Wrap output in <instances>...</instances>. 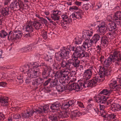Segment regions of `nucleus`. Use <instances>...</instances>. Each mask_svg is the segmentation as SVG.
<instances>
[{
	"instance_id": "33",
	"label": "nucleus",
	"mask_w": 121,
	"mask_h": 121,
	"mask_svg": "<svg viewBox=\"0 0 121 121\" xmlns=\"http://www.w3.org/2000/svg\"><path fill=\"white\" fill-rule=\"evenodd\" d=\"M112 91L111 89H104L99 93V94L104 95H109L112 92Z\"/></svg>"
},
{
	"instance_id": "11",
	"label": "nucleus",
	"mask_w": 121,
	"mask_h": 121,
	"mask_svg": "<svg viewBox=\"0 0 121 121\" xmlns=\"http://www.w3.org/2000/svg\"><path fill=\"white\" fill-rule=\"evenodd\" d=\"M49 82L51 87H56L58 85V80L55 78L54 77H51L45 82L43 84L45 86H47Z\"/></svg>"
},
{
	"instance_id": "49",
	"label": "nucleus",
	"mask_w": 121,
	"mask_h": 121,
	"mask_svg": "<svg viewBox=\"0 0 121 121\" xmlns=\"http://www.w3.org/2000/svg\"><path fill=\"white\" fill-rule=\"evenodd\" d=\"M36 79L35 80H33V81L32 82V85L33 86H35L34 89L35 90H36V89L38 88V87L37 86L38 85H37V83L36 82Z\"/></svg>"
},
{
	"instance_id": "60",
	"label": "nucleus",
	"mask_w": 121,
	"mask_h": 121,
	"mask_svg": "<svg viewBox=\"0 0 121 121\" xmlns=\"http://www.w3.org/2000/svg\"><path fill=\"white\" fill-rule=\"evenodd\" d=\"M70 106L69 105L67 104V102L63 106V109H66L69 108Z\"/></svg>"
},
{
	"instance_id": "28",
	"label": "nucleus",
	"mask_w": 121,
	"mask_h": 121,
	"mask_svg": "<svg viewBox=\"0 0 121 121\" xmlns=\"http://www.w3.org/2000/svg\"><path fill=\"white\" fill-rule=\"evenodd\" d=\"M100 38V35L98 34H96L94 35L93 37L90 40L93 44H95L99 40Z\"/></svg>"
},
{
	"instance_id": "4",
	"label": "nucleus",
	"mask_w": 121,
	"mask_h": 121,
	"mask_svg": "<svg viewBox=\"0 0 121 121\" xmlns=\"http://www.w3.org/2000/svg\"><path fill=\"white\" fill-rule=\"evenodd\" d=\"M77 48V47L75 48L74 46L69 45L68 46L67 48L64 47L63 49L68 57L69 56V54L71 51H74V52L73 54V56L71 58L73 59V58L74 59L78 61V58H79L80 59H82V57L84 56H85V55L84 54H83V52L82 53H82H81V52H79V54H78V53L77 54L76 51Z\"/></svg>"
},
{
	"instance_id": "21",
	"label": "nucleus",
	"mask_w": 121,
	"mask_h": 121,
	"mask_svg": "<svg viewBox=\"0 0 121 121\" xmlns=\"http://www.w3.org/2000/svg\"><path fill=\"white\" fill-rule=\"evenodd\" d=\"M112 100H110L109 101L108 99L107 100H105L104 102H103V103H99L100 104H103V105L99 104L100 110H101L100 112H101V111H102V113L103 112H104V111L103 110L104 109L105 107L110 104V102Z\"/></svg>"
},
{
	"instance_id": "26",
	"label": "nucleus",
	"mask_w": 121,
	"mask_h": 121,
	"mask_svg": "<svg viewBox=\"0 0 121 121\" xmlns=\"http://www.w3.org/2000/svg\"><path fill=\"white\" fill-rule=\"evenodd\" d=\"M114 20H121V11H119L115 12L113 16Z\"/></svg>"
},
{
	"instance_id": "50",
	"label": "nucleus",
	"mask_w": 121,
	"mask_h": 121,
	"mask_svg": "<svg viewBox=\"0 0 121 121\" xmlns=\"http://www.w3.org/2000/svg\"><path fill=\"white\" fill-rule=\"evenodd\" d=\"M40 67L43 66V69L44 68H47L48 67H50L49 66H48L47 64L45 62L41 63H40L39 65Z\"/></svg>"
},
{
	"instance_id": "46",
	"label": "nucleus",
	"mask_w": 121,
	"mask_h": 121,
	"mask_svg": "<svg viewBox=\"0 0 121 121\" xmlns=\"http://www.w3.org/2000/svg\"><path fill=\"white\" fill-rule=\"evenodd\" d=\"M22 69H23L22 71H25L27 73V72H28V70L30 69L29 65L28 64L25 65L23 67Z\"/></svg>"
},
{
	"instance_id": "18",
	"label": "nucleus",
	"mask_w": 121,
	"mask_h": 121,
	"mask_svg": "<svg viewBox=\"0 0 121 121\" xmlns=\"http://www.w3.org/2000/svg\"><path fill=\"white\" fill-rule=\"evenodd\" d=\"M101 114L102 117L105 119V120L109 121L113 119L116 120L117 119V118L116 117V115H115L113 113H112L110 114H105V115L103 113L102 114L101 113Z\"/></svg>"
},
{
	"instance_id": "52",
	"label": "nucleus",
	"mask_w": 121,
	"mask_h": 121,
	"mask_svg": "<svg viewBox=\"0 0 121 121\" xmlns=\"http://www.w3.org/2000/svg\"><path fill=\"white\" fill-rule=\"evenodd\" d=\"M13 118L15 119H19L21 118V115L19 114H16L13 115Z\"/></svg>"
},
{
	"instance_id": "45",
	"label": "nucleus",
	"mask_w": 121,
	"mask_h": 121,
	"mask_svg": "<svg viewBox=\"0 0 121 121\" xmlns=\"http://www.w3.org/2000/svg\"><path fill=\"white\" fill-rule=\"evenodd\" d=\"M53 67L54 69L59 70L61 68L60 65L58 63H55L53 65Z\"/></svg>"
},
{
	"instance_id": "41",
	"label": "nucleus",
	"mask_w": 121,
	"mask_h": 121,
	"mask_svg": "<svg viewBox=\"0 0 121 121\" xmlns=\"http://www.w3.org/2000/svg\"><path fill=\"white\" fill-rule=\"evenodd\" d=\"M44 56V59L46 61H49L51 62H53L52 58L51 56H48L47 54H45Z\"/></svg>"
},
{
	"instance_id": "39",
	"label": "nucleus",
	"mask_w": 121,
	"mask_h": 121,
	"mask_svg": "<svg viewBox=\"0 0 121 121\" xmlns=\"http://www.w3.org/2000/svg\"><path fill=\"white\" fill-rule=\"evenodd\" d=\"M82 40L81 39L78 37L75 38L74 40V43L77 45L80 44L82 42Z\"/></svg>"
},
{
	"instance_id": "31",
	"label": "nucleus",
	"mask_w": 121,
	"mask_h": 121,
	"mask_svg": "<svg viewBox=\"0 0 121 121\" xmlns=\"http://www.w3.org/2000/svg\"><path fill=\"white\" fill-rule=\"evenodd\" d=\"M58 112H60L59 115V118H67L69 117L70 115V114L68 112H66L63 111L61 112L60 110Z\"/></svg>"
},
{
	"instance_id": "13",
	"label": "nucleus",
	"mask_w": 121,
	"mask_h": 121,
	"mask_svg": "<svg viewBox=\"0 0 121 121\" xmlns=\"http://www.w3.org/2000/svg\"><path fill=\"white\" fill-rule=\"evenodd\" d=\"M39 69H35V68L30 69L27 72V74L28 76L32 78H35L38 77L39 75Z\"/></svg>"
},
{
	"instance_id": "29",
	"label": "nucleus",
	"mask_w": 121,
	"mask_h": 121,
	"mask_svg": "<svg viewBox=\"0 0 121 121\" xmlns=\"http://www.w3.org/2000/svg\"><path fill=\"white\" fill-rule=\"evenodd\" d=\"M61 17L63 21H65L68 23H72V18L70 17V16L69 17L67 15L64 14L61 16Z\"/></svg>"
},
{
	"instance_id": "51",
	"label": "nucleus",
	"mask_w": 121,
	"mask_h": 121,
	"mask_svg": "<svg viewBox=\"0 0 121 121\" xmlns=\"http://www.w3.org/2000/svg\"><path fill=\"white\" fill-rule=\"evenodd\" d=\"M78 106L82 108H84V106L83 104V103L80 101H78L77 103V104Z\"/></svg>"
},
{
	"instance_id": "62",
	"label": "nucleus",
	"mask_w": 121,
	"mask_h": 121,
	"mask_svg": "<svg viewBox=\"0 0 121 121\" xmlns=\"http://www.w3.org/2000/svg\"><path fill=\"white\" fill-rule=\"evenodd\" d=\"M115 107V109L116 111H118L119 110V105L117 104L114 105Z\"/></svg>"
},
{
	"instance_id": "15",
	"label": "nucleus",
	"mask_w": 121,
	"mask_h": 121,
	"mask_svg": "<svg viewBox=\"0 0 121 121\" xmlns=\"http://www.w3.org/2000/svg\"><path fill=\"white\" fill-rule=\"evenodd\" d=\"M93 70V67L92 66L85 70L83 75L85 79H89L91 78L92 75Z\"/></svg>"
},
{
	"instance_id": "25",
	"label": "nucleus",
	"mask_w": 121,
	"mask_h": 121,
	"mask_svg": "<svg viewBox=\"0 0 121 121\" xmlns=\"http://www.w3.org/2000/svg\"><path fill=\"white\" fill-rule=\"evenodd\" d=\"M61 104L59 102L56 103H54L53 104H52L50 106V108L52 110H55V111L56 112H58L60 111L59 107H60Z\"/></svg>"
},
{
	"instance_id": "42",
	"label": "nucleus",
	"mask_w": 121,
	"mask_h": 121,
	"mask_svg": "<svg viewBox=\"0 0 121 121\" xmlns=\"http://www.w3.org/2000/svg\"><path fill=\"white\" fill-rule=\"evenodd\" d=\"M61 71L62 73V74L63 75V77H66L67 78H69V77L68 75L69 73V72L68 70H64Z\"/></svg>"
},
{
	"instance_id": "59",
	"label": "nucleus",
	"mask_w": 121,
	"mask_h": 121,
	"mask_svg": "<svg viewBox=\"0 0 121 121\" xmlns=\"http://www.w3.org/2000/svg\"><path fill=\"white\" fill-rule=\"evenodd\" d=\"M67 102L70 106L73 105V101L72 100H69Z\"/></svg>"
},
{
	"instance_id": "56",
	"label": "nucleus",
	"mask_w": 121,
	"mask_h": 121,
	"mask_svg": "<svg viewBox=\"0 0 121 121\" xmlns=\"http://www.w3.org/2000/svg\"><path fill=\"white\" fill-rule=\"evenodd\" d=\"M86 34L88 36V37H89L90 38V37L92 36L93 34V32L91 30L88 31L86 32Z\"/></svg>"
},
{
	"instance_id": "5",
	"label": "nucleus",
	"mask_w": 121,
	"mask_h": 121,
	"mask_svg": "<svg viewBox=\"0 0 121 121\" xmlns=\"http://www.w3.org/2000/svg\"><path fill=\"white\" fill-rule=\"evenodd\" d=\"M84 82L82 81H79L78 83H73L71 85L72 90L77 91H81L83 88L90 87L89 81L88 79H85Z\"/></svg>"
},
{
	"instance_id": "48",
	"label": "nucleus",
	"mask_w": 121,
	"mask_h": 121,
	"mask_svg": "<svg viewBox=\"0 0 121 121\" xmlns=\"http://www.w3.org/2000/svg\"><path fill=\"white\" fill-rule=\"evenodd\" d=\"M36 80L37 85L41 84L43 82V79L41 78H39L37 79H36Z\"/></svg>"
},
{
	"instance_id": "58",
	"label": "nucleus",
	"mask_w": 121,
	"mask_h": 121,
	"mask_svg": "<svg viewBox=\"0 0 121 121\" xmlns=\"http://www.w3.org/2000/svg\"><path fill=\"white\" fill-rule=\"evenodd\" d=\"M17 78L18 80L20 81L19 82L20 83H22L23 82L22 80L23 77L22 76L19 75L17 76Z\"/></svg>"
},
{
	"instance_id": "61",
	"label": "nucleus",
	"mask_w": 121,
	"mask_h": 121,
	"mask_svg": "<svg viewBox=\"0 0 121 121\" xmlns=\"http://www.w3.org/2000/svg\"><path fill=\"white\" fill-rule=\"evenodd\" d=\"M6 83L4 82H0V86H1L3 87H5L6 86Z\"/></svg>"
},
{
	"instance_id": "57",
	"label": "nucleus",
	"mask_w": 121,
	"mask_h": 121,
	"mask_svg": "<svg viewBox=\"0 0 121 121\" xmlns=\"http://www.w3.org/2000/svg\"><path fill=\"white\" fill-rule=\"evenodd\" d=\"M30 48L29 47H24L21 49V50L23 52H26L28 51Z\"/></svg>"
},
{
	"instance_id": "40",
	"label": "nucleus",
	"mask_w": 121,
	"mask_h": 121,
	"mask_svg": "<svg viewBox=\"0 0 121 121\" xmlns=\"http://www.w3.org/2000/svg\"><path fill=\"white\" fill-rule=\"evenodd\" d=\"M33 67L32 68H35V69H39L38 67L39 66L40 63L39 61L33 62L32 64Z\"/></svg>"
},
{
	"instance_id": "32",
	"label": "nucleus",
	"mask_w": 121,
	"mask_h": 121,
	"mask_svg": "<svg viewBox=\"0 0 121 121\" xmlns=\"http://www.w3.org/2000/svg\"><path fill=\"white\" fill-rule=\"evenodd\" d=\"M33 26L36 29L39 30L42 28V25L40 22L37 21L33 22Z\"/></svg>"
},
{
	"instance_id": "63",
	"label": "nucleus",
	"mask_w": 121,
	"mask_h": 121,
	"mask_svg": "<svg viewBox=\"0 0 121 121\" xmlns=\"http://www.w3.org/2000/svg\"><path fill=\"white\" fill-rule=\"evenodd\" d=\"M40 20L42 21V22H43L44 24L45 25L47 24H48L47 20L45 19L43 17L42 18H41V20Z\"/></svg>"
},
{
	"instance_id": "43",
	"label": "nucleus",
	"mask_w": 121,
	"mask_h": 121,
	"mask_svg": "<svg viewBox=\"0 0 121 121\" xmlns=\"http://www.w3.org/2000/svg\"><path fill=\"white\" fill-rule=\"evenodd\" d=\"M0 103H1L2 104H4V106H7V104H6L8 103V100L4 98H0Z\"/></svg>"
},
{
	"instance_id": "6",
	"label": "nucleus",
	"mask_w": 121,
	"mask_h": 121,
	"mask_svg": "<svg viewBox=\"0 0 121 121\" xmlns=\"http://www.w3.org/2000/svg\"><path fill=\"white\" fill-rule=\"evenodd\" d=\"M61 13V12L60 11L58 10H53V13L51 15V17L53 20L56 21V22L57 24L60 23L63 27H66L67 24H70L71 23H68L65 21H60V15Z\"/></svg>"
},
{
	"instance_id": "44",
	"label": "nucleus",
	"mask_w": 121,
	"mask_h": 121,
	"mask_svg": "<svg viewBox=\"0 0 121 121\" xmlns=\"http://www.w3.org/2000/svg\"><path fill=\"white\" fill-rule=\"evenodd\" d=\"M47 32V31L44 30H43L41 32L42 36L45 40L48 37Z\"/></svg>"
},
{
	"instance_id": "37",
	"label": "nucleus",
	"mask_w": 121,
	"mask_h": 121,
	"mask_svg": "<svg viewBox=\"0 0 121 121\" xmlns=\"http://www.w3.org/2000/svg\"><path fill=\"white\" fill-rule=\"evenodd\" d=\"M8 35V33L4 30H2L0 31V37L1 38H5Z\"/></svg>"
},
{
	"instance_id": "20",
	"label": "nucleus",
	"mask_w": 121,
	"mask_h": 121,
	"mask_svg": "<svg viewBox=\"0 0 121 121\" xmlns=\"http://www.w3.org/2000/svg\"><path fill=\"white\" fill-rule=\"evenodd\" d=\"M70 17L72 18V20H74L77 19H82V16L81 12H75L70 15Z\"/></svg>"
},
{
	"instance_id": "38",
	"label": "nucleus",
	"mask_w": 121,
	"mask_h": 121,
	"mask_svg": "<svg viewBox=\"0 0 121 121\" xmlns=\"http://www.w3.org/2000/svg\"><path fill=\"white\" fill-rule=\"evenodd\" d=\"M77 60L78 61H77V66L76 67L75 66L73 68H77L78 67L79 68V69L81 71H83V66L82 65H80L79 64L80 63V61L78 60V58H77Z\"/></svg>"
},
{
	"instance_id": "35",
	"label": "nucleus",
	"mask_w": 121,
	"mask_h": 121,
	"mask_svg": "<svg viewBox=\"0 0 121 121\" xmlns=\"http://www.w3.org/2000/svg\"><path fill=\"white\" fill-rule=\"evenodd\" d=\"M62 73L61 71H57L56 73L54 75V77L57 80L61 78L62 77H63V75L62 74Z\"/></svg>"
},
{
	"instance_id": "10",
	"label": "nucleus",
	"mask_w": 121,
	"mask_h": 121,
	"mask_svg": "<svg viewBox=\"0 0 121 121\" xmlns=\"http://www.w3.org/2000/svg\"><path fill=\"white\" fill-rule=\"evenodd\" d=\"M35 114H38L37 109H28L21 113V116L23 119H28Z\"/></svg>"
},
{
	"instance_id": "8",
	"label": "nucleus",
	"mask_w": 121,
	"mask_h": 121,
	"mask_svg": "<svg viewBox=\"0 0 121 121\" xmlns=\"http://www.w3.org/2000/svg\"><path fill=\"white\" fill-rule=\"evenodd\" d=\"M73 59H70L67 61H65L63 59L62 62L60 63L61 68H64L65 67H69L70 69H72L75 66L76 67L77 65V61Z\"/></svg>"
},
{
	"instance_id": "27",
	"label": "nucleus",
	"mask_w": 121,
	"mask_h": 121,
	"mask_svg": "<svg viewBox=\"0 0 121 121\" xmlns=\"http://www.w3.org/2000/svg\"><path fill=\"white\" fill-rule=\"evenodd\" d=\"M9 7L3 8H1V13L4 17L8 15L9 14Z\"/></svg>"
},
{
	"instance_id": "7",
	"label": "nucleus",
	"mask_w": 121,
	"mask_h": 121,
	"mask_svg": "<svg viewBox=\"0 0 121 121\" xmlns=\"http://www.w3.org/2000/svg\"><path fill=\"white\" fill-rule=\"evenodd\" d=\"M22 33L20 30H15L10 31L8 35V39L10 41H15L21 38Z\"/></svg>"
},
{
	"instance_id": "14",
	"label": "nucleus",
	"mask_w": 121,
	"mask_h": 121,
	"mask_svg": "<svg viewBox=\"0 0 121 121\" xmlns=\"http://www.w3.org/2000/svg\"><path fill=\"white\" fill-rule=\"evenodd\" d=\"M60 51V52L56 53L55 56L56 60L58 61L61 60L62 59H66L68 57L63 49Z\"/></svg>"
},
{
	"instance_id": "17",
	"label": "nucleus",
	"mask_w": 121,
	"mask_h": 121,
	"mask_svg": "<svg viewBox=\"0 0 121 121\" xmlns=\"http://www.w3.org/2000/svg\"><path fill=\"white\" fill-rule=\"evenodd\" d=\"M52 70L50 67H48L47 68H44L42 72V76L44 79H47L48 76H49L50 73Z\"/></svg>"
},
{
	"instance_id": "16",
	"label": "nucleus",
	"mask_w": 121,
	"mask_h": 121,
	"mask_svg": "<svg viewBox=\"0 0 121 121\" xmlns=\"http://www.w3.org/2000/svg\"><path fill=\"white\" fill-rule=\"evenodd\" d=\"M94 100L98 103H103L105 100H107V98L103 96H101L99 95H96L94 98Z\"/></svg>"
},
{
	"instance_id": "47",
	"label": "nucleus",
	"mask_w": 121,
	"mask_h": 121,
	"mask_svg": "<svg viewBox=\"0 0 121 121\" xmlns=\"http://www.w3.org/2000/svg\"><path fill=\"white\" fill-rule=\"evenodd\" d=\"M78 7L76 6H73L70 7L69 10L70 11H73L75 10H78Z\"/></svg>"
},
{
	"instance_id": "34",
	"label": "nucleus",
	"mask_w": 121,
	"mask_h": 121,
	"mask_svg": "<svg viewBox=\"0 0 121 121\" xmlns=\"http://www.w3.org/2000/svg\"><path fill=\"white\" fill-rule=\"evenodd\" d=\"M49 117L52 121H57L59 118V115L56 114H52L49 116Z\"/></svg>"
},
{
	"instance_id": "1",
	"label": "nucleus",
	"mask_w": 121,
	"mask_h": 121,
	"mask_svg": "<svg viewBox=\"0 0 121 121\" xmlns=\"http://www.w3.org/2000/svg\"><path fill=\"white\" fill-rule=\"evenodd\" d=\"M108 71L106 68L101 67L99 70V76H96L89 81L90 87H94L97 85V82L103 81L104 79L105 76Z\"/></svg>"
},
{
	"instance_id": "55",
	"label": "nucleus",
	"mask_w": 121,
	"mask_h": 121,
	"mask_svg": "<svg viewBox=\"0 0 121 121\" xmlns=\"http://www.w3.org/2000/svg\"><path fill=\"white\" fill-rule=\"evenodd\" d=\"M66 78V77L64 78V79H63V80H65L64 81H63L64 82V84H65V86L67 85L70 82V81H69V82L68 83L69 78Z\"/></svg>"
},
{
	"instance_id": "23",
	"label": "nucleus",
	"mask_w": 121,
	"mask_h": 121,
	"mask_svg": "<svg viewBox=\"0 0 121 121\" xmlns=\"http://www.w3.org/2000/svg\"><path fill=\"white\" fill-rule=\"evenodd\" d=\"M109 85L110 87L113 88L114 91H118V90L117 89V88L116 87V86L117 87H118L117 86H118V84L117 82V78L116 80L112 79Z\"/></svg>"
},
{
	"instance_id": "30",
	"label": "nucleus",
	"mask_w": 121,
	"mask_h": 121,
	"mask_svg": "<svg viewBox=\"0 0 121 121\" xmlns=\"http://www.w3.org/2000/svg\"><path fill=\"white\" fill-rule=\"evenodd\" d=\"M56 88L58 92H62L66 89V88L65 84H61L58 85L56 87Z\"/></svg>"
},
{
	"instance_id": "9",
	"label": "nucleus",
	"mask_w": 121,
	"mask_h": 121,
	"mask_svg": "<svg viewBox=\"0 0 121 121\" xmlns=\"http://www.w3.org/2000/svg\"><path fill=\"white\" fill-rule=\"evenodd\" d=\"M108 21L110 22L108 25L107 26L108 30L109 31L114 32L118 30L119 27L121 26V22L120 21L114 22L111 21V19L108 20Z\"/></svg>"
},
{
	"instance_id": "53",
	"label": "nucleus",
	"mask_w": 121,
	"mask_h": 121,
	"mask_svg": "<svg viewBox=\"0 0 121 121\" xmlns=\"http://www.w3.org/2000/svg\"><path fill=\"white\" fill-rule=\"evenodd\" d=\"M31 78H32L28 76L25 80L27 84L29 83L31 81Z\"/></svg>"
},
{
	"instance_id": "2",
	"label": "nucleus",
	"mask_w": 121,
	"mask_h": 121,
	"mask_svg": "<svg viewBox=\"0 0 121 121\" xmlns=\"http://www.w3.org/2000/svg\"><path fill=\"white\" fill-rule=\"evenodd\" d=\"M118 54V51H115L112 54H110L109 57L104 60V66L108 67L110 65L112 61L115 62L118 65H121V60Z\"/></svg>"
},
{
	"instance_id": "22",
	"label": "nucleus",
	"mask_w": 121,
	"mask_h": 121,
	"mask_svg": "<svg viewBox=\"0 0 121 121\" xmlns=\"http://www.w3.org/2000/svg\"><path fill=\"white\" fill-rule=\"evenodd\" d=\"M108 39L106 36L105 35L102 37L101 39V44L104 47L106 48L108 46Z\"/></svg>"
},
{
	"instance_id": "54",
	"label": "nucleus",
	"mask_w": 121,
	"mask_h": 121,
	"mask_svg": "<svg viewBox=\"0 0 121 121\" xmlns=\"http://www.w3.org/2000/svg\"><path fill=\"white\" fill-rule=\"evenodd\" d=\"M86 34L83 35L82 36L83 38L86 40H90V38Z\"/></svg>"
},
{
	"instance_id": "3",
	"label": "nucleus",
	"mask_w": 121,
	"mask_h": 121,
	"mask_svg": "<svg viewBox=\"0 0 121 121\" xmlns=\"http://www.w3.org/2000/svg\"><path fill=\"white\" fill-rule=\"evenodd\" d=\"M93 43L90 40H85L83 42L82 45L81 46H77L76 49L77 54H79V52H83V54L85 55V56L82 57L83 58H86L87 57H89L90 54L88 52H85V49L86 48H88L91 47L93 45Z\"/></svg>"
},
{
	"instance_id": "64",
	"label": "nucleus",
	"mask_w": 121,
	"mask_h": 121,
	"mask_svg": "<svg viewBox=\"0 0 121 121\" xmlns=\"http://www.w3.org/2000/svg\"><path fill=\"white\" fill-rule=\"evenodd\" d=\"M83 9L84 10H88L89 9L88 6L86 4H85L83 5Z\"/></svg>"
},
{
	"instance_id": "36",
	"label": "nucleus",
	"mask_w": 121,
	"mask_h": 121,
	"mask_svg": "<svg viewBox=\"0 0 121 121\" xmlns=\"http://www.w3.org/2000/svg\"><path fill=\"white\" fill-rule=\"evenodd\" d=\"M117 82L118 84V87H116L117 88V90L119 91H120V90L121 89V77H117Z\"/></svg>"
},
{
	"instance_id": "12",
	"label": "nucleus",
	"mask_w": 121,
	"mask_h": 121,
	"mask_svg": "<svg viewBox=\"0 0 121 121\" xmlns=\"http://www.w3.org/2000/svg\"><path fill=\"white\" fill-rule=\"evenodd\" d=\"M106 24L104 22H101L98 25L97 27L98 28L97 31L101 34L104 35L107 31H109L108 28L106 27Z\"/></svg>"
},
{
	"instance_id": "24",
	"label": "nucleus",
	"mask_w": 121,
	"mask_h": 121,
	"mask_svg": "<svg viewBox=\"0 0 121 121\" xmlns=\"http://www.w3.org/2000/svg\"><path fill=\"white\" fill-rule=\"evenodd\" d=\"M37 109L38 114L47 113L49 111V107L48 106L46 105L43 106L42 108H40L38 109Z\"/></svg>"
},
{
	"instance_id": "19",
	"label": "nucleus",
	"mask_w": 121,
	"mask_h": 121,
	"mask_svg": "<svg viewBox=\"0 0 121 121\" xmlns=\"http://www.w3.org/2000/svg\"><path fill=\"white\" fill-rule=\"evenodd\" d=\"M33 22L31 21H28L25 27V31L29 32H32L33 31L34 29L33 28Z\"/></svg>"
}]
</instances>
